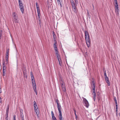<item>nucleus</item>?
<instances>
[{
    "mask_svg": "<svg viewBox=\"0 0 120 120\" xmlns=\"http://www.w3.org/2000/svg\"><path fill=\"white\" fill-rule=\"evenodd\" d=\"M12 15L13 17V21L15 23H18L19 20H18V17L17 15L15 14V12H14L12 14Z\"/></svg>",
    "mask_w": 120,
    "mask_h": 120,
    "instance_id": "nucleus-1",
    "label": "nucleus"
},
{
    "mask_svg": "<svg viewBox=\"0 0 120 120\" xmlns=\"http://www.w3.org/2000/svg\"><path fill=\"white\" fill-rule=\"evenodd\" d=\"M21 0H18L19 7L22 13L23 14L24 11V7L22 3V1H21Z\"/></svg>",
    "mask_w": 120,
    "mask_h": 120,
    "instance_id": "nucleus-2",
    "label": "nucleus"
},
{
    "mask_svg": "<svg viewBox=\"0 0 120 120\" xmlns=\"http://www.w3.org/2000/svg\"><path fill=\"white\" fill-rule=\"evenodd\" d=\"M30 73L32 85L33 86V87H36V84L35 83V81L34 79V77L33 74V73L31 71L30 72Z\"/></svg>",
    "mask_w": 120,
    "mask_h": 120,
    "instance_id": "nucleus-3",
    "label": "nucleus"
},
{
    "mask_svg": "<svg viewBox=\"0 0 120 120\" xmlns=\"http://www.w3.org/2000/svg\"><path fill=\"white\" fill-rule=\"evenodd\" d=\"M71 3L73 10L75 13H77V9L76 7L74 2L73 0H72L71 1Z\"/></svg>",
    "mask_w": 120,
    "mask_h": 120,
    "instance_id": "nucleus-4",
    "label": "nucleus"
},
{
    "mask_svg": "<svg viewBox=\"0 0 120 120\" xmlns=\"http://www.w3.org/2000/svg\"><path fill=\"white\" fill-rule=\"evenodd\" d=\"M85 38L86 41H90L89 36L88 32L86 31H85Z\"/></svg>",
    "mask_w": 120,
    "mask_h": 120,
    "instance_id": "nucleus-5",
    "label": "nucleus"
},
{
    "mask_svg": "<svg viewBox=\"0 0 120 120\" xmlns=\"http://www.w3.org/2000/svg\"><path fill=\"white\" fill-rule=\"evenodd\" d=\"M60 81L61 84V86L63 90L64 91H66V89L65 86L64 82L62 79L60 80Z\"/></svg>",
    "mask_w": 120,
    "mask_h": 120,
    "instance_id": "nucleus-6",
    "label": "nucleus"
},
{
    "mask_svg": "<svg viewBox=\"0 0 120 120\" xmlns=\"http://www.w3.org/2000/svg\"><path fill=\"white\" fill-rule=\"evenodd\" d=\"M83 102L85 104L84 105H85L86 107L88 108L89 106V104L87 100L85 98H83Z\"/></svg>",
    "mask_w": 120,
    "mask_h": 120,
    "instance_id": "nucleus-7",
    "label": "nucleus"
},
{
    "mask_svg": "<svg viewBox=\"0 0 120 120\" xmlns=\"http://www.w3.org/2000/svg\"><path fill=\"white\" fill-rule=\"evenodd\" d=\"M57 107L59 111V115H62L61 111V106L60 103L57 104Z\"/></svg>",
    "mask_w": 120,
    "mask_h": 120,
    "instance_id": "nucleus-8",
    "label": "nucleus"
},
{
    "mask_svg": "<svg viewBox=\"0 0 120 120\" xmlns=\"http://www.w3.org/2000/svg\"><path fill=\"white\" fill-rule=\"evenodd\" d=\"M92 83L93 84V93L94 94L95 93V85L94 82V81H92Z\"/></svg>",
    "mask_w": 120,
    "mask_h": 120,
    "instance_id": "nucleus-9",
    "label": "nucleus"
},
{
    "mask_svg": "<svg viewBox=\"0 0 120 120\" xmlns=\"http://www.w3.org/2000/svg\"><path fill=\"white\" fill-rule=\"evenodd\" d=\"M40 15H38V18H37L38 22L39 25H41V19L40 18Z\"/></svg>",
    "mask_w": 120,
    "mask_h": 120,
    "instance_id": "nucleus-10",
    "label": "nucleus"
},
{
    "mask_svg": "<svg viewBox=\"0 0 120 120\" xmlns=\"http://www.w3.org/2000/svg\"><path fill=\"white\" fill-rule=\"evenodd\" d=\"M105 81L106 83H107L108 85V86L110 85V82L109 81V79L108 77H106V78H105Z\"/></svg>",
    "mask_w": 120,
    "mask_h": 120,
    "instance_id": "nucleus-11",
    "label": "nucleus"
},
{
    "mask_svg": "<svg viewBox=\"0 0 120 120\" xmlns=\"http://www.w3.org/2000/svg\"><path fill=\"white\" fill-rule=\"evenodd\" d=\"M52 117L53 120H57L56 119L54 116V115L53 111H52L51 112Z\"/></svg>",
    "mask_w": 120,
    "mask_h": 120,
    "instance_id": "nucleus-12",
    "label": "nucleus"
},
{
    "mask_svg": "<svg viewBox=\"0 0 120 120\" xmlns=\"http://www.w3.org/2000/svg\"><path fill=\"white\" fill-rule=\"evenodd\" d=\"M35 110V112H36L37 115L38 117V115L39 114V109H34Z\"/></svg>",
    "mask_w": 120,
    "mask_h": 120,
    "instance_id": "nucleus-13",
    "label": "nucleus"
},
{
    "mask_svg": "<svg viewBox=\"0 0 120 120\" xmlns=\"http://www.w3.org/2000/svg\"><path fill=\"white\" fill-rule=\"evenodd\" d=\"M23 73L24 77L26 78L27 77V74L26 73V69L23 71Z\"/></svg>",
    "mask_w": 120,
    "mask_h": 120,
    "instance_id": "nucleus-14",
    "label": "nucleus"
},
{
    "mask_svg": "<svg viewBox=\"0 0 120 120\" xmlns=\"http://www.w3.org/2000/svg\"><path fill=\"white\" fill-rule=\"evenodd\" d=\"M34 109H38V107H37V104L35 101H34Z\"/></svg>",
    "mask_w": 120,
    "mask_h": 120,
    "instance_id": "nucleus-15",
    "label": "nucleus"
},
{
    "mask_svg": "<svg viewBox=\"0 0 120 120\" xmlns=\"http://www.w3.org/2000/svg\"><path fill=\"white\" fill-rule=\"evenodd\" d=\"M5 63V61H4L3 62V69L6 70V67L4 65Z\"/></svg>",
    "mask_w": 120,
    "mask_h": 120,
    "instance_id": "nucleus-16",
    "label": "nucleus"
},
{
    "mask_svg": "<svg viewBox=\"0 0 120 120\" xmlns=\"http://www.w3.org/2000/svg\"><path fill=\"white\" fill-rule=\"evenodd\" d=\"M86 41V43L87 45V46L89 47L90 46V41Z\"/></svg>",
    "mask_w": 120,
    "mask_h": 120,
    "instance_id": "nucleus-17",
    "label": "nucleus"
},
{
    "mask_svg": "<svg viewBox=\"0 0 120 120\" xmlns=\"http://www.w3.org/2000/svg\"><path fill=\"white\" fill-rule=\"evenodd\" d=\"M36 8L37 9V10H40L39 8V5L38 4V3L37 2H36Z\"/></svg>",
    "mask_w": 120,
    "mask_h": 120,
    "instance_id": "nucleus-18",
    "label": "nucleus"
},
{
    "mask_svg": "<svg viewBox=\"0 0 120 120\" xmlns=\"http://www.w3.org/2000/svg\"><path fill=\"white\" fill-rule=\"evenodd\" d=\"M22 113H21V120H24V115L23 114V113H22Z\"/></svg>",
    "mask_w": 120,
    "mask_h": 120,
    "instance_id": "nucleus-19",
    "label": "nucleus"
},
{
    "mask_svg": "<svg viewBox=\"0 0 120 120\" xmlns=\"http://www.w3.org/2000/svg\"><path fill=\"white\" fill-rule=\"evenodd\" d=\"M116 5H115V8H118V5L117 4V1H115Z\"/></svg>",
    "mask_w": 120,
    "mask_h": 120,
    "instance_id": "nucleus-20",
    "label": "nucleus"
},
{
    "mask_svg": "<svg viewBox=\"0 0 120 120\" xmlns=\"http://www.w3.org/2000/svg\"><path fill=\"white\" fill-rule=\"evenodd\" d=\"M57 43L56 41H55V43L54 44V48H57V46L56 45Z\"/></svg>",
    "mask_w": 120,
    "mask_h": 120,
    "instance_id": "nucleus-21",
    "label": "nucleus"
},
{
    "mask_svg": "<svg viewBox=\"0 0 120 120\" xmlns=\"http://www.w3.org/2000/svg\"><path fill=\"white\" fill-rule=\"evenodd\" d=\"M104 75L105 76V78H106V77H107V76L106 75V71H104Z\"/></svg>",
    "mask_w": 120,
    "mask_h": 120,
    "instance_id": "nucleus-22",
    "label": "nucleus"
},
{
    "mask_svg": "<svg viewBox=\"0 0 120 120\" xmlns=\"http://www.w3.org/2000/svg\"><path fill=\"white\" fill-rule=\"evenodd\" d=\"M33 89H34V90L35 92L36 93V95H37V91H36V87H33Z\"/></svg>",
    "mask_w": 120,
    "mask_h": 120,
    "instance_id": "nucleus-23",
    "label": "nucleus"
},
{
    "mask_svg": "<svg viewBox=\"0 0 120 120\" xmlns=\"http://www.w3.org/2000/svg\"><path fill=\"white\" fill-rule=\"evenodd\" d=\"M114 100L115 101V103H117V101L116 100V98L115 97H113Z\"/></svg>",
    "mask_w": 120,
    "mask_h": 120,
    "instance_id": "nucleus-24",
    "label": "nucleus"
},
{
    "mask_svg": "<svg viewBox=\"0 0 120 120\" xmlns=\"http://www.w3.org/2000/svg\"><path fill=\"white\" fill-rule=\"evenodd\" d=\"M8 57H5V60L7 63H8Z\"/></svg>",
    "mask_w": 120,
    "mask_h": 120,
    "instance_id": "nucleus-25",
    "label": "nucleus"
},
{
    "mask_svg": "<svg viewBox=\"0 0 120 120\" xmlns=\"http://www.w3.org/2000/svg\"><path fill=\"white\" fill-rule=\"evenodd\" d=\"M116 10V13H117L118 14H119V9H118V8H115Z\"/></svg>",
    "mask_w": 120,
    "mask_h": 120,
    "instance_id": "nucleus-26",
    "label": "nucleus"
},
{
    "mask_svg": "<svg viewBox=\"0 0 120 120\" xmlns=\"http://www.w3.org/2000/svg\"><path fill=\"white\" fill-rule=\"evenodd\" d=\"M9 105H8L7 107V109L6 110V112H9Z\"/></svg>",
    "mask_w": 120,
    "mask_h": 120,
    "instance_id": "nucleus-27",
    "label": "nucleus"
},
{
    "mask_svg": "<svg viewBox=\"0 0 120 120\" xmlns=\"http://www.w3.org/2000/svg\"><path fill=\"white\" fill-rule=\"evenodd\" d=\"M59 119L60 120H63L62 115L59 116Z\"/></svg>",
    "mask_w": 120,
    "mask_h": 120,
    "instance_id": "nucleus-28",
    "label": "nucleus"
},
{
    "mask_svg": "<svg viewBox=\"0 0 120 120\" xmlns=\"http://www.w3.org/2000/svg\"><path fill=\"white\" fill-rule=\"evenodd\" d=\"M53 39L54 40V41H56L55 40L56 39V35L55 34H53Z\"/></svg>",
    "mask_w": 120,
    "mask_h": 120,
    "instance_id": "nucleus-29",
    "label": "nucleus"
},
{
    "mask_svg": "<svg viewBox=\"0 0 120 120\" xmlns=\"http://www.w3.org/2000/svg\"><path fill=\"white\" fill-rule=\"evenodd\" d=\"M37 12L38 13V15H40V10H37Z\"/></svg>",
    "mask_w": 120,
    "mask_h": 120,
    "instance_id": "nucleus-30",
    "label": "nucleus"
},
{
    "mask_svg": "<svg viewBox=\"0 0 120 120\" xmlns=\"http://www.w3.org/2000/svg\"><path fill=\"white\" fill-rule=\"evenodd\" d=\"M9 49H7L6 51V53H9Z\"/></svg>",
    "mask_w": 120,
    "mask_h": 120,
    "instance_id": "nucleus-31",
    "label": "nucleus"
},
{
    "mask_svg": "<svg viewBox=\"0 0 120 120\" xmlns=\"http://www.w3.org/2000/svg\"><path fill=\"white\" fill-rule=\"evenodd\" d=\"M59 62H61L60 58H57Z\"/></svg>",
    "mask_w": 120,
    "mask_h": 120,
    "instance_id": "nucleus-32",
    "label": "nucleus"
},
{
    "mask_svg": "<svg viewBox=\"0 0 120 120\" xmlns=\"http://www.w3.org/2000/svg\"><path fill=\"white\" fill-rule=\"evenodd\" d=\"M9 53H6L5 57H9Z\"/></svg>",
    "mask_w": 120,
    "mask_h": 120,
    "instance_id": "nucleus-33",
    "label": "nucleus"
},
{
    "mask_svg": "<svg viewBox=\"0 0 120 120\" xmlns=\"http://www.w3.org/2000/svg\"><path fill=\"white\" fill-rule=\"evenodd\" d=\"M16 116L15 115H14L13 116V120H16Z\"/></svg>",
    "mask_w": 120,
    "mask_h": 120,
    "instance_id": "nucleus-34",
    "label": "nucleus"
},
{
    "mask_svg": "<svg viewBox=\"0 0 120 120\" xmlns=\"http://www.w3.org/2000/svg\"><path fill=\"white\" fill-rule=\"evenodd\" d=\"M6 71V70L5 69H3V75L4 76V73Z\"/></svg>",
    "mask_w": 120,
    "mask_h": 120,
    "instance_id": "nucleus-35",
    "label": "nucleus"
},
{
    "mask_svg": "<svg viewBox=\"0 0 120 120\" xmlns=\"http://www.w3.org/2000/svg\"><path fill=\"white\" fill-rule=\"evenodd\" d=\"M100 97L99 96H98V101L100 100Z\"/></svg>",
    "mask_w": 120,
    "mask_h": 120,
    "instance_id": "nucleus-36",
    "label": "nucleus"
},
{
    "mask_svg": "<svg viewBox=\"0 0 120 120\" xmlns=\"http://www.w3.org/2000/svg\"><path fill=\"white\" fill-rule=\"evenodd\" d=\"M56 102L57 104L60 103L58 99L56 100Z\"/></svg>",
    "mask_w": 120,
    "mask_h": 120,
    "instance_id": "nucleus-37",
    "label": "nucleus"
},
{
    "mask_svg": "<svg viewBox=\"0 0 120 120\" xmlns=\"http://www.w3.org/2000/svg\"><path fill=\"white\" fill-rule=\"evenodd\" d=\"M56 55V56H57V58H60V55L58 54V55Z\"/></svg>",
    "mask_w": 120,
    "mask_h": 120,
    "instance_id": "nucleus-38",
    "label": "nucleus"
},
{
    "mask_svg": "<svg viewBox=\"0 0 120 120\" xmlns=\"http://www.w3.org/2000/svg\"><path fill=\"white\" fill-rule=\"evenodd\" d=\"M74 113H75V115L76 116V117L77 115H76V110L75 109H74Z\"/></svg>",
    "mask_w": 120,
    "mask_h": 120,
    "instance_id": "nucleus-39",
    "label": "nucleus"
},
{
    "mask_svg": "<svg viewBox=\"0 0 120 120\" xmlns=\"http://www.w3.org/2000/svg\"><path fill=\"white\" fill-rule=\"evenodd\" d=\"M96 96H93V99L94 101H95L96 99Z\"/></svg>",
    "mask_w": 120,
    "mask_h": 120,
    "instance_id": "nucleus-40",
    "label": "nucleus"
},
{
    "mask_svg": "<svg viewBox=\"0 0 120 120\" xmlns=\"http://www.w3.org/2000/svg\"><path fill=\"white\" fill-rule=\"evenodd\" d=\"M8 112H6V115L7 117L6 118H8Z\"/></svg>",
    "mask_w": 120,
    "mask_h": 120,
    "instance_id": "nucleus-41",
    "label": "nucleus"
},
{
    "mask_svg": "<svg viewBox=\"0 0 120 120\" xmlns=\"http://www.w3.org/2000/svg\"><path fill=\"white\" fill-rule=\"evenodd\" d=\"M57 2H58V3H60V5L61 6V4H60V0H57Z\"/></svg>",
    "mask_w": 120,
    "mask_h": 120,
    "instance_id": "nucleus-42",
    "label": "nucleus"
},
{
    "mask_svg": "<svg viewBox=\"0 0 120 120\" xmlns=\"http://www.w3.org/2000/svg\"><path fill=\"white\" fill-rule=\"evenodd\" d=\"M55 52L56 55H58V51H55Z\"/></svg>",
    "mask_w": 120,
    "mask_h": 120,
    "instance_id": "nucleus-43",
    "label": "nucleus"
},
{
    "mask_svg": "<svg viewBox=\"0 0 120 120\" xmlns=\"http://www.w3.org/2000/svg\"><path fill=\"white\" fill-rule=\"evenodd\" d=\"M75 1L76 4L78 3L77 0H75Z\"/></svg>",
    "mask_w": 120,
    "mask_h": 120,
    "instance_id": "nucleus-44",
    "label": "nucleus"
},
{
    "mask_svg": "<svg viewBox=\"0 0 120 120\" xmlns=\"http://www.w3.org/2000/svg\"><path fill=\"white\" fill-rule=\"evenodd\" d=\"M59 65H60V66H62V62H59Z\"/></svg>",
    "mask_w": 120,
    "mask_h": 120,
    "instance_id": "nucleus-45",
    "label": "nucleus"
},
{
    "mask_svg": "<svg viewBox=\"0 0 120 120\" xmlns=\"http://www.w3.org/2000/svg\"><path fill=\"white\" fill-rule=\"evenodd\" d=\"M55 49V51H58V49H57V48H54Z\"/></svg>",
    "mask_w": 120,
    "mask_h": 120,
    "instance_id": "nucleus-46",
    "label": "nucleus"
},
{
    "mask_svg": "<svg viewBox=\"0 0 120 120\" xmlns=\"http://www.w3.org/2000/svg\"><path fill=\"white\" fill-rule=\"evenodd\" d=\"M116 105V108H118V104L117 103H115Z\"/></svg>",
    "mask_w": 120,
    "mask_h": 120,
    "instance_id": "nucleus-47",
    "label": "nucleus"
},
{
    "mask_svg": "<svg viewBox=\"0 0 120 120\" xmlns=\"http://www.w3.org/2000/svg\"><path fill=\"white\" fill-rule=\"evenodd\" d=\"M100 94V93L99 92H98L97 93V94L98 95V96H99V95Z\"/></svg>",
    "mask_w": 120,
    "mask_h": 120,
    "instance_id": "nucleus-48",
    "label": "nucleus"
},
{
    "mask_svg": "<svg viewBox=\"0 0 120 120\" xmlns=\"http://www.w3.org/2000/svg\"><path fill=\"white\" fill-rule=\"evenodd\" d=\"M1 98L0 97V103H1L2 102V100H1Z\"/></svg>",
    "mask_w": 120,
    "mask_h": 120,
    "instance_id": "nucleus-49",
    "label": "nucleus"
},
{
    "mask_svg": "<svg viewBox=\"0 0 120 120\" xmlns=\"http://www.w3.org/2000/svg\"><path fill=\"white\" fill-rule=\"evenodd\" d=\"M1 90V89L0 88V93H1L2 92Z\"/></svg>",
    "mask_w": 120,
    "mask_h": 120,
    "instance_id": "nucleus-50",
    "label": "nucleus"
},
{
    "mask_svg": "<svg viewBox=\"0 0 120 120\" xmlns=\"http://www.w3.org/2000/svg\"><path fill=\"white\" fill-rule=\"evenodd\" d=\"M52 32H53V34H55V33H54V31H53Z\"/></svg>",
    "mask_w": 120,
    "mask_h": 120,
    "instance_id": "nucleus-51",
    "label": "nucleus"
},
{
    "mask_svg": "<svg viewBox=\"0 0 120 120\" xmlns=\"http://www.w3.org/2000/svg\"><path fill=\"white\" fill-rule=\"evenodd\" d=\"M93 94H94V96H96V93H95L94 94L93 93Z\"/></svg>",
    "mask_w": 120,
    "mask_h": 120,
    "instance_id": "nucleus-52",
    "label": "nucleus"
},
{
    "mask_svg": "<svg viewBox=\"0 0 120 120\" xmlns=\"http://www.w3.org/2000/svg\"><path fill=\"white\" fill-rule=\"evenodd\" d=\"M116 113L117 114L118 112V110H116Z\"/></svg>",
    "mask_w": 120,
    "mask_h": 120,
    "instance_id": "nucleus-53",
    "label": "nucleus"
},
{
    "mask_svg": "<svg viewBox=\"0 0 120 120\" xmlns=\"http://www.w3.org/2000/svg\"><path fill=\"white\" fill-rule=\"evenodd\" d=\"M118 108H116V110H117Z\"/></svg>",
    "mask_w": 120,
    "mask_h": 120,
    "instance_id": "nucleus-54",
    "label": "nucleus"
},
{
    "mask_svg": "<svg viewBox=\"0 0 120 120\" xmlns=\"http://www.w3.org/2000/svg\"><path fill=\"white\" fill-rule=\"evenodd\" d=\"M6 120H8V118H6Z\"/></svg>",
    "mask_w": 120,
    "mask_h": 120,
    "instance_id": "nucleus-55",
    "label": "nucleus"
},
{
    "mask_svg": "<svg viewBox=\"0 0 120 120\" xmlns=\"http://www.w3.org/2000/svg\"><path fill=\"white\" fill-rule=\"evenodd\" d=\"M119 116H120V112L119 113Z\"/></svg>",
    "mask_w": 120,
    "mask_h": 120,
    "instance_id": "nucleus-56",
    "label": "nucleus"
},
{
    "mask_svg": "<svg viewBox=\"0 0 120 120\" xmlns=\"http://www.w3.org/2000/svg\"><path fill=\"white\" fill-rule=\"evenodd\" d=\"M114 1H117V0H114Z\"/></svg>",
    "mask_w": 120,
    "mask_h": 120,
    "instance_id": "nucleus-57",
    "label": "nucleus"
},
{
    "mask_svg": "<svg viewBox=\"0 0 120 120\" xmlns=\"http://www.w3.org/2000/svg\"><path fill=\"white\" fill-rule=\"evenodd\" d=\"M0 35H1V34H1V33H0Z\"/></svg>",
    "mask_w": 120,
    "mask_h": 120,
    "instance_id": "nucleus-58",
    "label": "nucleus"
},
{
    "mask_svg": "<svg viewBox=\"0 0 120 120\" xmlns=\"http://www.w3.org/2000/svg\"><path fill=\"white\" fill-rule=\"evenodd\" d=\"M0 31H1V32H2V30H0Z\"/></svg>",
    "mask_w": 120,
    "mask_h": 120,
    "instance_id": "nucleus-59",
    "label": "nucleus"
},
{
    "mask_svg": "<svg viewBox=\"0 0 120 120\" xmlns=\"http://www.w3.org/2000/svg\"><path fill=\"white\" fill-rule=\"evenodd\" d=\"M21 113H22H22H22L21 112Z\"/></svg>",
    "mask_w": 120,
    "mask_h": 120,
    "instance_id": "nucleus-60",
    "label": "nucleus"
},
{
    "mask_svg": "<svg viewBox=\"0 0 120 120\" xmlns=\"http://www.w3.org/2000/svg\"><path fill=\"white\" fill-rule=\"evenodd\" d=\"M51 1H52V0H51Z\"/></svg>",
    "mask_w": 120,
    "mask_h": 120,
    "instance_id": "nucleus-61",
    "label": "nucleus"
}]
</instances>
